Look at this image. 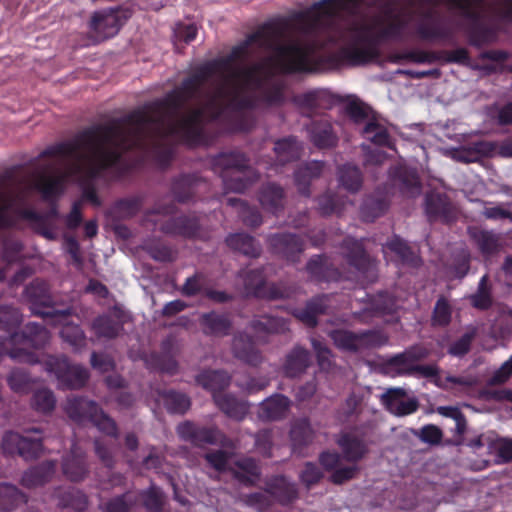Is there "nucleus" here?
<instances>
[{"label":"nucleus","mask_w":512,"mask_h":512,"mask_svg":"<svg viewBox=\"0 0 512 512\" xmlns=\"http://www.w3.org/2000/svg\"><path fill=\"white\" fill-rule=\"evenodd\" d=\"M468 234L483 255L495 254L502 248L499 236L492 231L472 227L468 229Z\"/></svg>","instance_id":"obj_40"},{"label":"nucleus","mask_w":512,"mask_h":512,"mask_svg":"<svg viewBox=\"0 0 512 512\" xmlns=\"http://www.w3.org/2000/svg\"><path fill=\"white\" fill-rule=\"evenodd\" d=\"M130 315L120 306L111 307L107 313L97 316L91 323V329L98 339H115L123 331Z\"/></svg>","instance_id":"obj_13"},{"label":"nucleus","mask_w":512,"mask_h":512,"mask_svg":"<svg viewBox=\"0 0 512 512\" xmlns=\"http://www.w3.org/2000/svg\"><path fill=\"white\" fill-rule=\"evenodd\" d=\"M407 25L401 15L390 19L387 26L376 34L371 24L353 21L340 32L344 46L331 56L337 64L363 66L377 60L380 56L378 49L381 38L399 37Z\"/></svg>","instance_id":"obj_4"},{"label":"nucleus","mask_w":512,"mask_h":512,"mask_svg":"<svg viewBox=\"0 0 512 512\" xmlns=\"http://www.w3.org/2000/svg\"><path fill=\"white\" fill-rule=\"evenodd\" d=\"M230 350L235 359L247 365L255 367L263 362L262 353L257 348L253 337L245 332L233 335Z\"/></svg>","instance_id":"obj_19"},{"label":"nucleus","mask_w":512,"mask_h":512,"mask_svg":"<svg viewBox=\"0 0 512 512\" xmlns=\"http://www.w3.org/2000/svg\"><path fill=\"white\" fill-rule=\"evenodd\" d=\"M195 382L214 394L221 393L230 385L231 377L224 370H203L195 376Z\"/></svg>","instance_id":"obj_35"},{"label":"nucleus","mask_w":512,"mask_h":512,"mask_svg":"<svg viewBox=\"0 0 512 512\" xmlns=\"http://www.w3.org/2000/svg\"><path fill=\"white\" fill-rule=\"evenodd\" d=\"M357 339L358 351L362 349L380 347L388 342V336L376 330L357 333Z\"/></svg>","instance_id":"obj_61"},{"label":"nucleus","mask_w":512,"mask_h":512,"mask_svg":"<svg viewBox=\"0 0 512 512\" xmlns=\"http://www.w3.org/2000/svg\"><path fill=\"white\" fill-rule=\"evenodd\" d=\"M137 162H65L61 168L40 171L33 174L29 187L37 189L45 199L63 192L65 183L76 182L83 188L82 200L100 207L102 202L94 187L88 182L92 179L112 181L123 178L137 169Z\"/></svg>","instance_id":"obj_2"},{"label":"nucleus","mask_w":512,"mask_h":512,"mask_svg":"<svg viewBox=\"0 0 512 512\" xmlns=\"http://www.w3.org/2000/svg\"><path fill=\"white\" fill-rule=\"evenodd\" d=\"M451 314L452 310L447 299L444 296L439 297L433 310L431 318L432 325L440 327L447 326L451 321Z\"/></svg>","instance_id":"obj_62"},{"label":"nucleus","mask_w":512,"mask_h":512,"mask_svg":"<svg viewBox=\"0 0 512 512\" xmlns=\"http://www.w3.org/2000/svg\"><path fill=\"white\" fill-rule=\"evenodd\" d=\"M20 216L30 223V226L39 234L47 239H54L55 235L52 231L54 222L58 217V212L55 206L45 214H39L29 209L20 211Z\"/></svg>","instance_id":"obj_29"},{"label":"nucleus","mask_w":512,"mask_h":512,"mask_svg":"<svg viewBox=\"0 0 512 512\" xmlns=\"http://www.w3.org/2000/svg\"><path fill=\"white\" fill-rule=\"evenodd\" d=\"M285 30L282 23L264 24L234 46L227 56L196 67L191 75L163 98L108 123L87 127L70 139L49 145L39 152L38 160H124V152L154 138L171 137L189 146L204 144V108H193L183 115L181 111L189 102L202 98L203 86L216 73H227L220 86L230 89L236 84H243L242 76L233 77L234 70L241 69L233 64L246 60L253 44L272 48L281 70L286 74L311 73L318 69L314 57L316 42L291 41L280 44Z\"/></svg>","instance_id":"obj_1"},{"label":"nucleus","mask_w":512,"mask_h":512,"mask_svg":"<svg viewBox=\"0 0 512 512\" xmlns=\"http://www.w3.org/2000/svg\"><path fill=\"white\" fill-rule=\"evenodd\" d=\"M221 177L225 189L241 193L258 179V174L250 166L239 162H230L222 168Z\"/></svg>","instance_id":"obj_17"},{"label":"nucleus","mask_w":512,"mask_h":512,"mask_svg":"<svg viewBox=\"0 0 512 512\" xmlns=\"http://www.w3.org/2000/svg\"><path fill=\"white\" fill-rule=\"evenodd\" d=\"M315 437V431L308 418H299L292 422L290 439L293 447L302 448L311 444Z\"/></svg>","instance_id":"obj_43"},{"label":"nucleus","mask_w":512,"mask_h":512,"mask_svg":"<svg viewBox=\"0 0 512 512\" xmlns=\"http://www.w3.org/2000/svg\"><path fill=\"white\" fill-rule=\"evenodd\" d=\"M291 405L292 402L287 396L274 394L259 403L257 417L263 422L283 420L288 416Z\"/></svg>","instance_id":"obj_23"},{"label":"nucleus","mask_w":512,"mask_h":512,"mask_svg":"<svg viewBox=\"0 0 512 512\" xmlns=\"http://www.w3.org/2000/svg\"><path fill=\"white\" fill-rule=\"evenodd\" d=\"M244 284V292L246 295H254L264 297L265 294V278L260 270H251L241 274Z\"/></svg>","instance_id":"obj_52"},{"label":"nucleus","mask_w":512,"mask_h":512,"mask_svg":"<svg viewBox=\"0 0 512 512\" xmlns=\"http://www.w3.org/2000/svg\"><path fill=\"white\" fill-rule=\"evenodd\" d=\"M311 346L314 350L317 364L321 371L327 373H335L338 371V366L334 360V354L331 349L322 341L312 338Z\"/></svg>","instance_id":"obj_48"},{"label":"nucleus","mask_w":512,"mask_h":512,"mask_svg":"<svg viewBox=\"0 0 512 512\" xmlns=\"http://www.w3.org/2000/svg\"><path fill=\"white\" fill-rule=\"evenodd\" d=\"M388 207L386 197H369L363 204L362 217L365 221H373L380 216Z\"/></svg>","instance_id":"obj_59"},{"label":"nucleus","mask_w":512,"mask_h":512,"mask_svg":"<svg viewBox=\"0 0 512 512\" xmlns=\"http://www.w3.org/2000/svg\"><path fill=\"white\" fill-rule=\"evenodd\" d=\"M9 340L13 344H20L22 342L29 343L34 348H43L50 340L49 331L42 325L36 323H28L25 331L22 334L13 333L10 335Z\"/></svg>","instance_id":"obj_32"},{"label":"nucleus","mask_w":512,"mask_h":512,"mask_svg":"<svg viewBox=\"0 0 512 512\" xmlns=\"http://www.w3.org/2000/svg\"><path fill=\"white\" fill-rule=\"evenodd\" d=\"M478 334L476 326H468L465 333L452 343L448 349V353L453 356L462 357L466 355L471 348V344Z\"/></svg>","instance_id":"obj_56"},{"label":"nucleus","mask_w":512,"mask_h":512,"mask_svg":"<svg viewBox=\"0 0 512 512\" xmlns=\"http://www.w3.org/2000/svg\"><path fill=\"white\" fill-rule=\"evenodd\" d=\"M311 143L318 149H330L337 145L338 137L327 120H314L307 126Z\"/></svg>","instance_id":"obj_26"},{"label":"nucleus","mask_w":512,"mask_h":512,"mask_svg":"<svg viewBox=\"0 0 512 512\" xmlns=\"http://www.w3.org/2000/svg\"><path fill=\"white\" fill-rule=\"evenodd\" d=\"M436 412L447 418H451L456 422L455 436L457 437L456 444L460 445L464 441V434L467 431V420L465 415L457 406H438Z\"/></svg>","instance_id":"obj_50"},{"label":"nucleus","mask_w":512,"mask_h":512,"mask_svg":"<svg viewBox=\"0 0 512 512\" xmlns=\"http://www.w3.org/2000/svg\"><path fill=\"white\" fill-rule=\"evenodd\" d=\"M6 381L9 388L17 394H27L35 384V380L26 370L17 367L9 371Z\"/></svg>","instance_id":"obj_49"},{"label":"nucleus","mask_w":512,"mask_h":512,"mask_svg":"<svg viewBox=\"0 0 512 512\" xmlns=\"http://www.w3.org/2000/svg\"><path fill=\"white\" fill-rule=\"evenodd\" d=\"M142 247L156 261L171 262L176 258V252L162 243L146 241Z\"/></svg>","instance_id":"obj_60"},{"label":"nucleus","mask_w":512,"mask_h":512,"mask_svg":"<svg viewBox=\"0 0 512 512\" xmlns=\"http://www.w3.org/2000/svg\"><path fill=\"white\" fill-rule=\"evenodd\" d=\"M471 149L484 157L512 158V140L510 139L502 142L477 141L472 143Z\"/></svg>","instance_id":"obj_42"},{"label":"nucleus","mask_w":512,"mask_h":512,"mask_svg":"<svg viewBox=\"0 0 512 512\" xmlns=\"http://www.w3.org/2000/svg\"><path fill=\"white\" fill-rule=\"evenodd\" d=\"M273 151L278 160H301L304 144L294 135L285 136L274 142Z\"/></svg>","instance_id":"obj_39"},{"label":"nucleus","mask_w":512,"mask_h":512,"mask_svg":"<svg viewBox=\"0 0 512 512\" xmlns=\"http://www.w3.org/2000/svg\"><path fill=\"white\" fill-rule=\"evenodd\" d=\"M243 77V84L232 88L218 86L208 95L206 108L211 112V119H219L226 110L242 112L256 108L258 98L246 91L261 92L262 100L269 105L284 102V85L280 82L267 86L272 73L264 62H256L248 67L235 69L233 77Z\"/></svg>","instance_id":"obj_3"},{"label":"nucleus","mask_w":512,"mask_h":512,"mask_svg":"<svg viewBox=\"0 0 512 512\" xmlns=\"http://www.w3.org/2000/svg\"><path fill=\"white\" fill-rule=\"evenodd\" d=\"M386 247L401 260L405 265L418 267L421 265V258L411 249L406 241L398 236H394L387 241Z\"/></svg>","instance_id":"obj_45"},{"label":"nucleus","mask_w":512,"mask_h":512,"mask_svg":"<svg viewBox=\"0 0 512 512\" xmlns=\"http://www.w3.org/2000/svg\"><path fill=\"white\" fill-rule=\"evenodd\" d=\"M342 253L348 264L371 279L376 277V262L365 251L360 241L348 238L342 243Z\"/></svg>","instance_id":"obj_16"},{"label":"nucleus","mask_w":512,"mask_h":512,"mask_svg":"<svg viewBox=\"0 0 512 512\" xmlns=\"http://www.w3.org/2000/svg\"><path fill=\"white\" fill-rule=\"evenodd\" d=\"M58 499V505L62 508H73L77 511H84L89 505L88 496L79 489H69L67 491L58 490L55 494Z\"/></svg>","instance_id":"obj_47"},{"label":"nucleus","mask_w":512,"mask_h":512,"mask_svg":"<svg viewBox=\"0 0 512 512\" xmlns=\"http://www.w3.org/2000/svg\"><path fill=\"white\" fill-rule=\"evenodd\" d=\"M449 7L459 10L461 16L468 20L465 32L469 44L476 48L491 44L497 40V31L494 27L483 22V14L475 9L482 5V0H442Z\"/></svg>","instance_id":"obj_8"},{"label":"nucleus","mask_w":512,"mask_h":512,"mask_svg":"<svg viewBox=\"0 0 512 512\" xmlns=\"http://www.w3.org/2000/svg\"><path fill=\"white\" fill-rule=\"evenodd\" d=\"M258 199L262 207L273 214H277L284 209V190L275 183L263 185L259 191Z\"/></svg>","instance_id":"obj_34"},{"label":"nucleus","mask_w":512,"mask_h":512,"mask_svg":"<svg viewBox=\"0 0 512 512\" xmlns=\"http://www.w3.org/2000/svg\"><path fill=\"white\" fill-rule=\"evenodd\" d=\"M268 250L288 263H298L305 250L304 240L294 233H275L267 237Z\"/></svg>","instance_id":"obj_11"},{"label":"nucleus","mask_w":512,"mask_h":512,"mask_svg":"<svg viewBox=\"0 0 512 512\" xmlns=\"http://www.w3.org/2000/svg\"><path fill=\"white\" fill-rule=\"evenodd\" d=\"M340 186L350 193H357L363 185V174L353 162H345L338 169Z\"/></svg>","instance_id":"obj_41"},{"label":"nucleus","mask_w":512,"mask_h":512,"mask_svg":"<svg viewBox=\"0 0 512 512\" xmlns=\"http://www.w3.org/2000/svg\"><path fill=\"white\" fill-rule=\"evenodd\" d=\"M55 473V463L45 461L24 472L21 483L27 488H35L49 482Z\"/></svg>","instance_id":"obj_37"},{"label":"nucleus","mask_w":512,"mask_h":512,"mask_svg":"<svg viewBox=\"0 0 512 512\" xmlns=\"http://www.w3.org/2000/svg\"><path fill=\"white\" fill-rule=\"evenodd\" d=\"M438 13L434 9H428L421 13L424 20L416 27L417 36L425 41H449L453 38L452 30L442 25L437 20Z\"/></svg>","instance_id":"obj_20"},{"label":"nucleus","mask_w":512,"mask_h":512,"mask_svg":"<svg viewBox=\"0 0 512 512\" xmlns=\"http://www.w3.org/2000/svg\"><path fill=\"white\" fill-rule=\"evenodd\" d=\"M328 335L337 348L349 352H358L357 333L335 329L330 331Z\"/></svg>","instance_id":"obj_54"},{"label":"nucleus","mask_w":512,"mask_h":512,"mask_svg":"<svg viewBox=\"0 0 512 512\" xmlns=\"http://www.w3.org/2000/svg\"><path fill=\"white\" fill-rule=\"evenodd\" d=\"M390 178L403 195L416 197L421 194L422 185L417 171L405 163L395 165L390 172Z\"/></svg>","instance_id":"obj_21"},{"label":"nucleus","mask_w":512,"mask_h":512,"mask_svg":"<svg viewBox=\"0 0 512 512\" xmlns=\"http://www.w3.org/2000/svg\"><path fill=\"white\" fill-rule=\"evenodd\" d=\"M99 408L95 401L79 396L68 397L64 406L68 417L77 423L91 422Z\"/></svg>","instance_id":"obj_27"},{"label":"nucleus","mask_w":512,"mask_h":512,"mask_svg":"<svg viewBox=\"0 0 512 512\" xmlns=\"http://www.w3.org/2000/svg\"><path fill=\"white\" fill-rule=\"evenodd\" d=\"M336 442L342 450L343 457L348 462H357L364 458L368 452L364 441L350 433L340 434Z\"/></svg>","instance_id":"obj_36"},{"label":"nucleus","mask_w":512,"mask_h":512,"mask_svg":"<svg viewBox=\"0 0 512 512\" xmlns=\"http://www.w3.org/2000/svg\"><path fill=\"white\" fill-rule=\"evenodd\" d=\"M250 327L256 334H278L288 330L287 322L283 318L268 315L251 320Z\"/></svg>","instance_id":"obj_46"},{"label":"nucleus","mask_w":512,"mask_h":512,"mask_svg":"<svg viewBox=\"0 0 512 512\" xmlns=\"http://www.w3.org/2000/svg\"><path fill=\"white\" fill-rule=\"evenodd\" d=\"M430 351L421 346L413 345L402 353H398L382 364V371L391 376L413 375L416 363L426 359Z\"/></svg>","instance_id":"obj_12"},{"label":"nucleus","mask_w":512,"mask_h":512,"mask_svg":"<svg viewBox=\"0 0 512 512\" xmlns=\"http://www.w3.org/2000/svg\"><path fill=\"white\" fill-rule=\"evenodd\" d=\"M31 405L36 411L46 414L54 410L56 398L50 389H38L32 396Z\"/></svg>","instance_id":"obj_58"},{"label":"nucleus","mask_w":512,"mask_h":512,"mask_svg":"<svg viewBox=\"0 0 512 512\" xmlns=\"http://www.w3.org/2000/svg\"><path fill=\"white\" fill-rule=\"evenodd\" d=\"M150 368L157 369L161 372L175 374L178 371V362L174 356H164L159 354H151L146 360Z\"/></svg>","instance_id":"obj_63"},{"label":"nucleus","mask_w":512,"mask_h":512,"mask_svg":"<svg viewBox=\"0 0 512 512\" xmlns=\"http://www.w3.org/2000/svg\"><path fill=\"white\" fill-rule=\"evenodd\" d=\"M329 298L327 295L316 296L306 303V306L294 311V316L308 327L318 324L317 317L327 312Z\"/></svg>","instance_id":"obj_31"},{"label":"nucleus","mask_w":512,"mask_h":512,"mask_svg":"<svg viewBox=\"0 0 512 512\" xmlns=\"http://www.w3.org/2000/svg\"><path fill=\"white\" fill-rule=\"evenodd\" d=\"M322 162H306L305 165L299 168L295 173V181L299 186L301 193L308 195L306 186L308 182L320 175L322 171Z\"/></svg>","instance_id":"obj_55"},{"label":"nucleus","mask_w":512,"mask_h":512,"mask_svg":"<svg viewBox=\"0 0 512 512\" xmlns=\"http://www.w3.org/2000/svg\"><path fill=\"white\" fill-rule=\"evenodd\" d=\"M231 453L218 449L207 452L204 455V459L207 463L217 472H229V461H230Z\"/></svg>","instance_id":"obj_64"},{"label":"nucleus","mask_w":512,"mask_h":512,"mask_svg":"<svg viewBox=\"0 0 512 512\" xmlns=\"http://www.w3.org/2000/svg\"><path fill=\"white\" fill-rule=\"evenodd\" d=\"M202 332L207 336L225 337L230 334L232 321L227 315L216 312L204 313L199 319Z\"/></svg>","instance_id":"obj_30"},{"label":"nucleus","mask_w":512,"mask_h":512,"mask_svg":"<svg viewBox=\"0 0 512 512\" xmlns=\"http://www.w3.org/2000/svg\"><path fill=\"white\" fill-rule=\"evenodd\" d=\"M45 370L53 374L61 389L79 390L90 377L89 371L81 365H72L66 358L48 356L44 361Z\"/></svg>","instance_id":"obj_10"},{"label":"nucleus","mask_w":512,"mask_h":512,"mask_svg":"<svg viewBox=\"0 0 512 512\" xmlns=\"http://www.w3.org/2000/svg\"><path fill=\"white\" fill-rule=\"evenodd\" d=\"M176 206L172 202H158L146 213V222L170 238L194 239L202 234L200 219L195 214L170 216Z\"/></svg>","instance_id":"obj_6"},{"label":"nucleus","mask_w":512,"mask_h":512,"mask_svg":"<svg viewBox=\"0 0 512 512\" xmlns=\"http://www.w3.org/2000/svg\"><path fill=\"white\" fill-rule=\"evenodd\" d=\"M363 3L370 6L382 3V12L389 20L400 15L395 12L394 4L386 0H320L307 10L300 12L296 19L300 30L305 35L316 36L330 30L342 15H356Z\"/></svg>","instance_id":"obj_5"},{"label":"nucleus","mask_w":512,"mask_h":512,"mask_svg":"<svg viewBox=\"0 0 512 512\" xmlns=\"http://www.w3.org/2000/svg\"><path fill=\"white\" fill-rule=\"evenodd\" d=\"M25 299L32 305V311L36 315L47 316H69L73 313L71 307L53 312H44L37 310L36 307H51L53 304L49 287L45 281L36 279L31 282L24 290Z\"/></svg>","instance_id":"obj_14"},{"label":"nucleus","mask_w":512,"mask_h":512,"mask_svg":"<svg viewBox=\"0 0 512 512\" xmlns=\"http://www.w3.org/2000/svg\"><path fill=\"white\" fill-rule=\"evenodd\" d=\"M233 478L245 486H254L261 477V469L252 457H240L229 467Z\"/></svg>","instance_id":"obj_28"},{"label":"nucleus","mask_w":512,"mask_h":512,"mask_svg":"<svg viewBox=\"0 0 512 512\" xmlns=\"http://www.w3.org/2000/svg\"><path fill=\"white\" fill-rule=\"evenodd\" d=\"M345 114L354 124H364L361 135L365 140L377 147L395 149L394 138L387 126L369 106L359 100H352L345 106Z\"/></svg>","instance_id":"obj_7"},{"label":"nucleus","mask_w":512,"mask_h":512,"mask_svg":"<svg viewBox=\"0 0 512 512\" xmlns=\"http://www.w3.org/2000/svg\"><path fill=\"white\" fill-rule=\"evenodd\" d=\"M336 101L337 96L326 89H313L293 97V103L309 118L320 109H331Z\"/></svg>","instance_id":"obj_15"},{"label":"nucleus","mask_w":512,"mask_h":512,"mask_svg":"<svg viewBox=\"0 0 512 512\" xmlns=\"http://www.w3.org/2000/svg\"><path fill=\"white\" fill-rule=\"evenodd\" d=\"M214 402L217 407L228 417L241 421L245 418L249 410L247 402L239 401L230 394H214Z\"/></svg>","instance_id":"obj_38"},{"label":"nucleus","mask_w":512,"mask_h":512,"mask_svg":"<svg viewBox=\"0 0 512 512\" xmlns=\"http://www.w3.org/2000/svg\"><path fill=\"white\" fill-rule=\"evenodd\" d=\"M407 390L404 388H388L380 400L384 407L393 415L403 417L416 412L420 406L417 397L407 398Z\"/></svg>","instance_id":"obj_18"},{"label":"nucleus","mask_w":512,"mask_h":512,"mask_svg":"<svg viewBox=\"0 0 512 512\" xmlns=\"http://www.w3.org/2000/svg\"><path fill=\"white\" fill-rule=\"evenodd\" d=\"M62 472L71 482H81L89 475L85 452L73 445L70 452L63 458Z\"/></svg>","instance_id":"obj_24"},{"label":"nucleus","mask_w":512,"mask_h":512,"mask_svg":"<svg viewBox=\"0 0 512 512\" xmlns=\"http://www.w3.org/2000/svg\"><path fill=\"white\" fill-rule=\"evenodd\" d=\"M227 245L235 250L239 251L245 256L257 258L261 254V247L256 243L255 239L245 233L231 234L226 238Z\"/></svg>","instance_id":"obj_44"},{"label":"nucleus","mask_w":512,"mask_h":512,"mask_svg":"<svg viewBox=\"0 0 512 512\" xmlns=\"http://www.w3.org/2000/svg\"><path fill=\"white\" fill-rule=\"evenodd\" d=\"M24 502L25 495L17 487L7 483L0 484V510L10 511Z\"/></svg>","instance_id":"obj_51"},{"label":"nucleus","mask_w":512,"mask_h":512,"mask_svg":"<svg viewBox=\"0 0 512 512\" xmlns=\"http://www.w3.org/2000/svg\"><path fill=\"white\" fill-rule=\"evenodd\" d=\"M311 363L310 352L301 347L295 346L287 355L283 366L285 376L295 378L307 370Z\"/></svg>","instance_id":"obj_33"},{"label":"nucleus","mask_w":512,"mask_h":512,"mask_svg":"<svg viewBox=\"0 0 512 512\" xmlns=\"http://www.w3.org/2000/svg\"><path fill=\"white\" fill-rule=\"evenodd\" d=\"M468 299L471 305L478 310H487L492 306L493 300L487 275L481 278L477 291L471 294Z\"/></svg>","instance_id":"obj_53"},{"label":"nucleus","mask_w":512,"mask_h":512,"mask_svg":"<svg viewBox=\"0 0 512 512\" xmlns=\"http://www.w3.org/2000/svg\"><path fill=\"white\" fill-rule=\"evenodd\" d=\"M425 210L431 221L441 219L444 222H449L456 216L450 199L441 193L432 192L426 195Z\"/></svg>","instance_id":"obj_25"},{"label":"nucleus","mask_w":512,"mask_h":512,"mask_svg":"<svg viewBox=\"0 0 512 512\" xmlns=\"http://www.w3.org/2000/svg\"><path fill=\"white\" fill-rule=\"evenodd\" d=\"M264 491L281 505L291 504L299 496L296 484L284 475L268 477L265 480Z\"/></svg>","instance_id":"obj_22"},{"label":"nucleus","mask_w":512,"mask_h":512,"mask_svg":"<svg viewBox=\"0 0 512 512\" xmlns=\"http://www.w3.org/2000/svg\"><path fill=\"white\" fill-rule=\"evenodd\" d=\"M131 16L132 11L122 7L95 11L89 22L94 42L99 43L116 36Z\"/></svg>","instance_id":"obj_9"},{"label":"nucleus","mask_w":512,"mask_h":512,"mask_svg":"<svg viewBox=\"0 0 512 512\" xmlns=\"http://www.w3.org/2000/svg\"><path fill=\"white\" fill-rule=\"evenodd\" d=\"M225 436L216 427H198L196 428L195 434L191 441L196 446H203L206 444H218L223 443Z\"/></svg>","instance_id":"obj_57"}]
</instances>
